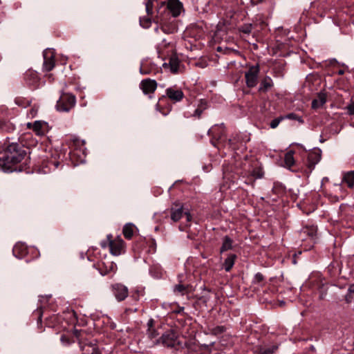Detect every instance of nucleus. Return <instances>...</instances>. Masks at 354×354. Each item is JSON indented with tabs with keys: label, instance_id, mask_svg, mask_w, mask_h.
Here are the masks:
<instances>
[{
	"label": "nucleus",
	"instance_id": "5701e85b",
	"mask_svg": "<svg viewBox=\"0 0 354 354\" xmlns=\"http://www.w3.org/2000/svg\"><path fill=\"white\" fill-rule=\"evenodd\" d=\"M161 30L166 34H171L176 31V26L173 24H167L165 22L160 21Z\"/></svg>",
	"mask_w": 354,
	"mask_h": 354
},
{
	"label": "nucleus",
	"instance_id": "bb28decb",
	"mask_svg": "<svg viewBox=\"0 0 354 354\" xmlns=\"http://www.w3.org/2000/svg\"><path fill=\"white\" fill-rule=\"evenodd\" d=\"M232 248V240L227 236H225L223 240V244L221 248V252L227 251Z\"/></svg>",
	"mask_w": 354,
	"mask_h": 354
},
{
	"label": "nucleus",
	"instance_id": "f257e3e1",
	"mask_svg": "<svg viewBox=\"0 0 354 354\" xmlns=\"http://www.w3.org/2000/svg\"><path fill=\"white\" fill-rule=\"evenodd\" d=\"M26 151L17 143H11L6 149L0 151V169L12 171V167L20 162L26 156Z\"/></svg>",
	"mask_w": 354,
	"mask_h": 354
},
{
	"label": "nucleus",
	"instance_id": "a18cd8bd",
	"mask_svg": "<svg viewBox=\"0 0 354 354\" xmlns=\"http://www.w3.org/2000/svg\"><path fill=\"white\" fill-rule=\"evenodd\" d=\"M343 73H344L343 71H339V74H341V75H342V74H343Z\"/></svg>",
	"mask_w": 354,
	"mask_h": 354
},
{
	"label": "nucleus",
	"instance_id": "0eeeda50",
	"mask_svg": "<svg viewBox=\"0 0 354 354\" xmlns=\"http://www.w3.org/2000/svg\"><path fill=\"white\" fill-rule=\"evenodd\" d=\"M28 128H32L33 131L37 136H43L48 131V124L47 122L41 120H36L33 124L27 123Z\"/></svg>",
	"mask_w": 354,
	"mask_h": 354
},
{
	"label": "nucleus",
	"instance_id": "1a4fd4ad",
	"mask_svg": "<svg viewBox=\"0 0 354 354\" xmlns=\"http://www.w3.org/2000/svg\"><path fill=\"white\" fill-rule=\"evenodd\" d=\"M322 158V150L320 149H315L313 151L309 153L308 156L307 167L309 169L310 172L314 169L315 165H317L321 160Z\"/></svg>",
	"mask_w": 354,
	"mask_h": 354
},
{
	"label": "nucleus",
	"instance_id": "4c0bfd02",
	"mask_svg": "<svg viewBox=\"0 0 354 354\" xmlns=\"http://www.w3.org/2000/svg\"><path fill=\"white\" fill-rule=\"evenodd\" d=\"M263 276L261 273H257L255 274L254 281L256 282H260V281H263Z\"/></svg>",
	"mask_w": 354,
	"mask_h": 354
},
{
	"label": "nucleus",
	"instance_id": "cd10ccee",
	"mask_svg": "<svg viewBox=\"0 0 354 354\" xmlns=\"http://www.w3.org/2000/svg\"><path fill=\"white\" fill-rule=\"evenodd\" d=\"M250 175L255 179L261 178L263 177V172L260 167H257L253 169V170L250 172Z\"/></svg>",
	"mask_w": 354,
	"mask_h": 354
},
{
	"label": "nucleus",
	"instance_id": "b1692460",
	"mask_svg": "<svg viewBox=\"0 0 354 354\" xmlns=\"http://www.w3.org/2000/svg\"><path fill=\"white\" fill-rule=\"evenodd\" d=\"M277 349V346H271L268 347H258L255 352L257 354H272Z\"/></svg>",
	"mask_w": 354,
	"mask_h": 354
},
{
	"label": "nucleus",
	"instance_id": "9b49d317",
	"mask_svg": "<svg viewBox=\"0 0 354 354\" xmlns=\"http://www.w3.org/2000/svg\"><path fill=\"white\" fill-rule=\"evenodd\" d=\"M167 8L174 17L180 15L183 10V4L179 0H169L167 2Z\"/></svg>",
	"mask_w": 354,
	"mask_h": 354
},
{
	"label": "nucleus",
	"instance_id": "49530a36",
	"mask_svg": "<svg viewBox=\"0 0 354 354\" xmlns=\"http://www.w3.org/2000/svg\"><path fill=\"white\" fill-rule=\"evenodd\" d=\"M337 185L339 189H341V187H342L341 184H339V185Z\"/></svg>",
	"mask_w": 354,
	"mask_h": 354
},
{
	"label": "nucleus",
	"instance_id": "20e7f679",
	"mask_svg": "<svg viewBox=\"0 0 354 354\" xmlns=\"http://www.w3.org/2000/svg\"><path fill=\"white\" fill-rule=\"evenodd\" d=\"M160 342L167 347H175L180 344L177 334L174 330L165 332L160 337Z\"/></svg>",
	"mask_w": 354,
	"mask_h": 354
},
{
	"label": "nucleus",
	"instance_id": "423d86ee",
	"mask_svg": "<svg viewBox=\"0 0 354 354\" xmlns=\"http://www.w3.org/2000/svg\"><path fill=\"white\" fill-rule=\"evenodd\" d=\"M183 214L186 216L187 221L189 222L192 219V216L187 209L185 210L183 209V205L176 204L175 207L171 209V218L175 222L179 221Z\"/></svg>",
	"mask_w": 354,
	"mask_h": 354
},
{
	"label": "nucleus",
	"instance_id": "f03ea898",
	"mask_svg": "<svg viewBox=\"0 0 354 354\" xmlns=\"http://www.w3.org/2000/svg\"><path fill=\"white\" fill-rule=\"evenodd\" d=\"M75 97L71 94H63L57 102V109L59 111H69L75 104Z\"/></svg>",
	"mask_w": 354,
	"mask_h": 354
},
{
	"label": "nucleus",
	"instance_id": "79ce46f5",
	"mask_svg": "<svg viewBox=\"0 0 354 354\" xmlns=\"http://www.w3.org/2000/svg\"><path fill=\"white\" fill-rule=\"evenodd\" d=\"M348 292L349 294L354 293V283L349 286Z\"/></svg>",
	"mask_w": 354,
	"mask_h": 354
},
{
	"label": "nucleus",
	"instance_id": "473e14b6",
	"mask_svg": "<svg viewBox=\"0 0 354 354\" xmlns=\"http://www.w3.org/2000/svg\"><path fill=\"white\" fill-rule=\"evenodd\" d=\"M140 24L143 28H149L151 24V20L149 17H141L140 19Z\"/></svg>",
	"mask_w": 354,
	"mask_h": 354
},
{
	"label": "nucleus",
	"instance_id": "2eb2a0df",
	"mask_svg": "<svg viewBox=\"0 0 354 354\" xmlns=\"http://www.w3.org/2000/svg\"><path fill=\"white\" fill-rule=\"evenodd\" d=\"M326 102V95L324 93H319L317 97L312 102L313 109H319L322 107Z\"/></svg>",
	"mask_w": 354,
	"mask_h": 354
},
{
	"label": "nucleus",
	"instance_id": "412c9836",
	"mask_svg": "<svg viewBox=\"0 0 354 354\" xmlns=\"http://www.w3.org/2000/svg\"><path fill=\"white\" fill-rule=\"evenodd\" d=\"M14 255L17 258H21L26 252V247L22 243H17L12 250Z\"/></svg>",
	"mask_w": 354,
	"mask_h": 354
},
{
	"label": "nucleus",
	"instance_id": "37998d69",
	"mask_svg": "<svg viewBox=\"0 0 354 354\" xmlns=\"http://www.w3.org/2000/svg\"><path fill=\"white\" fill-rule=\"evenodd\" d=\"M295 120H297L300 123H304V120L301 118V117H299L298 115L297 116Z\"/></svg>",
	"mask_w": 354,
	"mask_h": 354
},
{
	"label": "nucleus",
	"instance_id": "f704fd0d",
	"mask_svg": "<svg viewBox=\"0 0 354 354\" xmlns=\"http://www.w3.org/2000/svg\"><path fill=\"white\" fill-rule=\"evenodd\" d=\"M252 24H245L241 28V31L245 34H249L252 32Z\"/></svg>",
	"mask_w": 354,
	"mask_h": 354
},
{
	"label": "nucleus",
	"instance_id": "ea45409f",
	"mask_svg": "<svg viewBox=\"0 0 354 354\" xmlns=\"http://www.w3.org/2000/svg\"><path fill=\"white\" fill-rule=\"evenodd\" d=\"M140 73L142 75H147L149 73V71L147 69H145L142 65L140 68Z\"/></svg>",
	"mask_w": 354,
	"mask_h": 354
},
{
	"label": "nucleus",
	"instance_id": "e433bc0d",
	"mask_svg": "<svg viewBox=\"0 0 354 354\" xmlns=\"http://www.w3.org/2000/svg\"><path fill=\"white\" fill-rule=\"evenodd\" d=\"M297 116V115L292 113H289V114H287V115L283 116V118H284V120L285 119L296 120Z\"/></svg>",
	"mask_w": 354,
	"mask_h": 354
},
{
	"label": "nucleus",
	"instance_id": "6ab92c4d",
	"mask_svg": "<svg viewBox=\"0 0 354 354\" xmlns=\"http://www.w3.org/2000/svg\"><path fill=\"white\" fill-rule=\"evenodd\" d=\"M169 68L170 71L173 73H176L179 69L180 61L176 56H172L169 59Z\"/></svg>",
	"mask_w": 354,
	"mask_h": 354
},
{
	"label": "nucleus",
	"instance_id": "f8f14e48",
	"mask_svg": "<svg viewBox=\"0 0 354 354\" xmlns=\"http://www.w3.org/2000/svg\"><path fill=\"white\" fill-rule=\"evenodd\" d=\"M156 87V82L150 79L144 80L140 83V88L145 94L153 93Z\"/></svg>",
	"mask_w": 354,
	"mask_h": 354
},
{
	"label": "nucleus",
	"instance_id": "a211bd4d",
	"mask_svg": "<svg viewBox=\"0 0 354 354\" xmlns=\"http://www.w3.org/2000/svg\"><path fill=\"white\" fill-rule=\"evenodd\" d=\"M273 86V82L270 77H266L261 80V85L259 87L260 91H267Z\"/></svg>",
	"mask_w": 354,
	"mask_h": 354
},
{
	"label": "nucleus",
	"instance_id": "6e6552de",
	"mask_svg": "<svg viewBox=\"0 0 354 354\" xmlns=\"http://www.w3.org/2000/svg\"><path fill=\"white\" fill-rule=\"evenodd\" d=\"M43 68L46 71H51L55 66V53L53 49L47 48L43 53Z\"/></svg>",
	"mask_w": 354,
	"mask_h": 354
},
{
	"label": "nucleus",
	"instance_id": "c9c22d12",
	"mask_svg": "<svg viewBox=\"0 0 354 354\" xmlns=\"http://www.w3.org/2000/svg\"><path fill=\"white\" fill-rule=\"evenodd\" d=\"M348 113L351 115H354V102L348 104L346 108Z\"/></svg>",
	"mask_w": 354,
	"mask_h": 354
},
{
	"label": "nucleus",
	"instance_id": "c756f323",
	"mask_svg": "<svg viewBox=\"0 0 354 354\" xmlns=\"http://www.w3.org/2000/svg\"><path fill=\"white\" fill-rule=\"evenodd\" d=\"M223 124H221V126L216 125V126L212 127L211 129H209L208 131L209 135H212V136H214V138H216L217 139H221V136L217 137V136L215 134V132L218 129H223Z\"/></svg>",
	"mask_w": 354,
	"mask_h": 354
},
{
	"label": "nucleus",
	"instance_id": "f3484780",
	"mask_svg": "<svg viewBox=\"0 0 354 354\" xmlns=\"http://www.w3.org/2000/svg\"><path fill=\"white\" fill-rule=\"evenodd\" d=\"M342 183H344L349 188L354 187V171L344 173Z\"/></svg>",
	"mask_w": 354,
	"mask_h": 354
},
{
	"label": "nucleus",
	"instance_id": "2f4dec72",
	"mask_svg": "<svg viewBox=\"0 0 354 354\" xmlns=\"http://www.w3.org/2000/svg\"><path fill=\"white\" fill-rule=\"evenodd\" d=\"M284 120V118L283 116H280L279 118H277L274 120H272L270 124V126L272 129H275L278 127L279 123Z\"/></svg>",
	"mask_w": 354,
	"mask_h": 354
},
{
	"label": "nucleus",
	"instance_id": "c85d7f7f",
	"mask_svg": "<svg viewBox=\"0 0 354 354\" xmlns=\"http://www.w3.org/2000/svg\"><path fill=\"white\" fill-rule=\"evenodd\" d=\"M187 290V287L182 284H178L175 286L174 288V291L176 294L183 295L185 294Z\"/></svg>",
	"mask_w": 354,
	"mask_h": 354
},
{
	"label": "nucleus",
	"instance_id": "58836bf2",
	"mask_svg": "<svg viewBox=\"0 0 354 354\" xmlns=\"http://www.w3.org/2000/svg\"><path fill=\"white\" fill-rule=\"evenodd\" d=\"M60 339H61V342H62V344L64 345H67V344H70L69 339L64 335H62Z\"/></svg>",
	"mask_w": 354,
	"mask_h": 354
},
{
	"label": "nucleus",
	"instance_id": "c03bdc74",
	"mask_svg": "<svg viewBox=\"0 0 354 354\" xmlns=\"http://www.w3.org/2000/svg\"><path fill=\"white\" fill-rule=\"evenodd\" d=\"M101 245H102V248H105V247H106V244H105V243H101Z\"/></svg>",
	"mask_w": 354,
	"mask_h": 354
},
{
	"label": "nucleus",
	"instance_id": "4468645a",
	"mask_svg": "<svg viewBox=\"0 0 354 354\" xmlns=\"http://www.w3.org/2000/svg\"><path fill=\"white\" fill-rule=\"evenodd\" d=\"M25 79L28 84L37 87L39 85V79L36 71H28L25 74Z\"/></svg>",
	"mask_w": 354,
	"mask_h": 354
},
{
	"label": "nucleus",
	"instance_id": "72a5a7b5",
	"mask_svg": "<svg viewBox=\"0 0 354 354\" xmlns=\"http://www.w3.org/2000/svg\"><path fill=\"white\" fill-rule=\"evenodd\" d=\"M225 330V328L224 326H216V327L212 329V333L214 335H218V334L223 333Z\"/></svg>",
	"mask_w": 354,
	"mask_h": 354
},
{
	"label": "nucleus",
	"instance_id": "7c9ffc66",
	"mask_svg": "<svg viewBox=\"0 0 354 354\" xmlns=\"http://www.w3.org/2000/svg\"><path fill=\"white\" fill-rule=\"evenodd\" d=\"M153 0H147L145 2V9L148 15H150L153 12Z\"/></svg>",
	"mask_w": 354,
	"mask_h": 354
},
{
	"label": "nucleus",
	"instance_id": "a19ab883",
	"mask_svg": "<svg viewBox=\"0 0 354 354\" xmlns=\"http://www.w3.org/2000/svg\"><path fill=\"white\" fill-rule=\"evenodd\" d=\"M345 300H346V303H351L352 301V297H351V294H349L348 292L345 296Z\"/></svg>",
	"mask_w": 354,
	"mask_h": 354
},
{
	"label": "nucleus",
	"instance_id": "4be33fe9",
	"mask_svg": "<svg viewBox=\"0 0 354 354\" xmlns=\"http://www.w3.org/2000/svg\"><path fill=\"white\" fill-rule=\"evenodd\" d=\"M301 234L308 235L311 239H314L317 234V227L312 225L304 227L301 230Z\"/></svg>",
	"mask_w": 354,
	"mask_h": 354
},
{
	"label": "nucleus",
	"instance_id": "39448f33",
	"mask_svg": "<svg viewBox=\"0 0 354 354\" xmlns=\"http://www.w3.org/2000/svg\"><path fill=\"white\" fill-rule=\"evenodd\" d=\"M259 73V65L252 66L248 71L245 72V77L246 84L248 87H254L258 82V76Z\"/></svg>",
	"mask_w": 354,
	"mask_h": 354
},
{
	"label": "nucleus",
	"instance_id": "aec40b11",
	"mask_svg": "<svg viewBox=\"0 0 354 354\" xmlns=\"http://www.w3.org/2000/svg\"><path fill=\"white\" fill-rule=\"evenodd\" d=\"M236 258L235 254H230L225 260L223 268L226 272H229L234 264V261Z\"/></svg>",
	"mask_w": 354,
	"mask_h": 354
},
{
	"label": "nucleus",
	"instance_id": "393cba45",
	"mask_svg": "<svg viewBox=\"0 0 354 354\" xmlns=\"http://www.w3.org/2000/svg\"><path fill=\"white\" fill-rule=\"evenodd\" d=\"M293 155L294 152L292 151H290L285 154L284 162L285 165L288 168L295 165V159Z\"/></svg>",
	"mask_w": 354,
	"mask_h": 354
},
{
	"label": "nucleus",
	"instance_id": "9d476101",
	"mask_svg": "<svg viewBox=\"0 0 354 354\" xmlns=\"http://www.w3.org/2000/svg\"><path fill=\"white\" fill-rule=\"evenodd\" d=\"M113 294L118 301H122L128 296V289L126 286L117 283L112 286Z\"/></svg>",
	"mask_w": 354,
	"mask_h": 354
},
{
	"label": "nucleus",
	"instance_id": "ddd939ff",
	"mask_svg": "<svg viewBox=\"0 0 354 354\" xmlns=\"http://www.w3.org/2000/svg\"><path fill=\"white\" fill-rule=\"evenodd\" d=\"M166 94L170 100L175 102L180 101L184 97L183 92L180 89L171 87L166 90Z\"/></svg>",
	"mask_w": 354,
	"mask_h": 354
},
{
	"label": "nucleus",
	"instance_id": "dca6fc26",
	"mask_svg": "<svg viewBox=\"0 0 354 354\" xmlns=\"http://www.w3.org/2000/svg\"><path fill=\"white\" fill-rule=\"evenodd\" d=\"M207 101L205 100H200L197 108L194 110V113L192 114V116L200 118L202 113L207 109Z\"/></svg>",
	"mask_w": 354,
	"mask_h": 354
},
{
	"label": "nucleus",
	"instance_id": "7ed1b4c3",
	"mask_svg": "<svg viewBox=\"0 0 354 354\" xmlns=\"http://www.w3.org/2000/svg\"><path fill=\"white\" fill-rule=\"evenodd\" d=\"M112 236L107 235L110 252L113 255L119 256L124 252V243L120 238L111 240Z\"/></svg>",
	"mask_w": 354,
	"mask_h": 354
},
{
	"label": "nucleus",
	"instance_id": "a878e982",
	"mask_svg": "<svg viewBox=\"0 0 354 354\" xmlns=\"http://www.w3.org/2000/svg\"><path fill=\"white\" fill-rule=\"evenodd\" d=\"M134 225L131 223L126 224L123 227V234L126 239H130L133 234Z\"/></svg>",
	"mask_w": 354,
	"mask_h": 354
}]
</instances>
